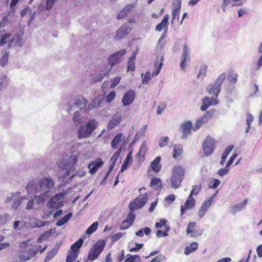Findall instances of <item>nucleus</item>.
<instances>
[{"label": "nucleus", "instance_id": "1", "mask_svg": "<svg viewBox=\"0 0 262 262\" xmlns=\"http://www.w3.org/2000/svg\"><path fill=\"white\" fill-rule=\"evenodd\" d=\"M55 188V183L50 177H43L39 180L30 181L26 187L27 194H35L34 198L37 205L43 204L50 198Z\"/></svg>", "mask_w": 262, "mask_h": 262}, {"label": "nucleus", "instance_id": "2", "mask_svg": "<svg viewBox=\"0 0 262 262\" xmlns=\"http://www.w3.org/2000/svg\"><path fill=\"white\" fill-rule=\"evenodd\" d=\"M78 155H71L69 157L63 158L57 162L59 168L66 170L63 176V179H67L70 177V179L75 176V164L78 160Z\"/></svg>", "mask_w": 262, "mask_h": 262}, {"label": "nucleus", "instance_id": "3", "mask_svg": "<svg viewBox=\"0 0 262 262\" xmlns=\"http://www.w3.org/2000/svg\"><path fill=\"white\" fill-rule=\"evenodd\" d=\"M98 122L95 119H90L86 123L80 125L77 132V138L79 139L88 138L91 136L96 129Z\"/></svg>", "mask_w": 262, "mask_h": 262}, {"label": "nucleus", "instance_id": "4", "mask_svg": "<svg viewBox=\"0 0 262 262\" xmlns=\"http://www.w3.org/2000/svg\"><path fill=\"white\" fill-rule=\"evenodd\" d=\"M184 174L185 170L181 166H176L173 169L170 180L172 188L177 189L180 187L184 179Z\"/></svg>", "mask_w": 262, "mask_h": 262}, {"label": "nucleus", "instance_id": "5", "mask_svg": "<svg viewBox=\"0 0 262 262\" xmlns=\"http://www.w3.org/2000/svg\"><path fill=\"white\" fill-rule=\"evenodd\" d=\"M67 191L58 193L52 196L47 204V207L54 210H57L64 205L62 200L68 194Z\"/></svg>", "mask_w": 262, "mask_h": 262}, {"label": "nucleus", "instance_id": "6", "mask_svg": "<svg viewBox=\"0 0 262 262\" xmlns=\"http://www.w3.org/2000/svg\"><path fill=\"white\" fill-rule=\"evenodd\" d=\"M107 61L109 66L103 67L100 74H95L92 75L91 81L92 82L95 83L101 80L110 72L111 69L115 64V54H112L108 58Z\"/></svg>", "mask_w": 262, "mask_h": 262}, {"label": "nucleus", "instance_id": "7", "mask_svg": "<svg viewBox=\"0 0 262 262\" xmlns=\"http://www.w3.org/2000/svg\"><path fill=\"white\" fill-rule=\"evenodd\" d=\"M105 245L103 240L97 241L90 248L88 256V259L92 261L96 259L103 251Z\"/></svg>", "mask_w": 262, "mask_h": 262}, {"label": "nucleus", "instance_id": "8", "mask_svg": "<svg viewBox=\"0 0 262 262\" xmlns=\"http://www.w3.org/2000/svg\"><path fill=\"white\" fill-rule=\"evenodd\" d=\"M147 194L146 193L140 195L134 201L131 202L129 204V208L130 211H134L141 208L145 205L147 200Z\"/></svg>", "mask_w": 262, "mask_h": 262}, {"label": "nucleus", "instance_id": "9", "mask_svg": "<svg viewBox=\"0 0 262 262\" xmlns=\"http://www.w3.org/2000/svg\"><path fill=\"white\" fill-rule=\"evenodd\" d=\"M87 103V101L85 99V98L82 96H78L73 104V105H71L70 103H68V108H67V111L70 113L72 111V108L74 106H76L77 107H79L80 110H85V105Z\"/></svg>", "mask_w": 262, "mask_h": 262}, {"label": "nucleus", "instance_id": "10", "mask_svg": "<svg viewBox=\"0 0 262 262\" xmlns=\"http://www.w3.org/2000/svg\"><path fill=\"white\" fill-rule=\"evenodd\" d=\"M204 154L209 156L211 155L214 148V140L210 136H208L203 144Z\"/></svg>", "mask_w": 262, "mask_h": 262}, {"label": "nucleus", "instance_id": "11", "mask_svg": "<svg viewBox=\"0 0 262 262\" xmlns=\"http://www.w3.org/2000/svg\"><path fill=\"white\" fill-rule=\"evenodd\" d=\"M136 93L134 90L127 91L122 98V105L124 106H128L133 103L135 100Z\"/></svg>", "mask_w": 262, "mask_h": 262}, {"label": "nucleus", "instance_id": "12", "mask_svg": "<svg viewBox=\"0 0 262 262\" xmlns=\"http://www.w3.org/2000/svg\"><path fill=\"white\" fill-rule=\"evenodd\" d=\"M103 164V162L100 158H98L96 160L91 161L88 165L90 173L92 175L94 174L98 169L102 166Z\"/></svg>", "mask_w": 262, "mask_h": 262}, {"label": "nucleus", "instance_id": "13", "mask_svg": "<svg viewBox=\"0 0 262 262\" xmlns=\"http://www.w3.org/2000/svg\"><path fill=\"white\" fill-rule=\"evenodd\" d=\"M196 223L195 222H190L186 229L187 234H189L191 237H196L201 235L204 230H198L195 229Z\"/></svg>", "mask_w": 262, "mask_h": 262}, {"label": "nucleus", "instance_id": "14", "mask_svg": "<svg viewBox=\"0 0 262 262\" xmlns=\"http://www.w3.org/2000/svg\"><path fill=\"white\" fill-rule=\"evenodd\" d=\"M132 29V26L126 23L121 26L117 31L116 34V37L121 39L126 36Z\"/></svg>", "mask_w": 262, "mask_h": 262}, {"label": "nucleus", "instance_id": "15", "mask_svg": "<svg viewBox=\"0 0 262 262\" xmlns=\"http://www.w3.org/2000/svg\"><path fill=\"white\" fill-rule=\"evenodd\" d=\"M195 205V201L191 194H189L185 203L181 207V215L182 216L186 210L192 209Z\"/></svg>", "mask_w": 262, "mask_h": 262}, {"label": "nucleus", "instance_id": "16", "mask_svg": "<svg viewBox=\"0 0 262 262\" xmlns=\"http://www.w3.org/2000/svg\"><path fill=\"white\" fill-rule=\"evenodd\" d=\"M190 60V51L186 44L184 45L183 47V53L181 57L180 66L182 70H184L186 67V61Z\"/></svg>", "mask_w": 262, "mask_h": 262}, {"label": "nucleus", "instance_id": "17", "mask_svg": "<svg viewBox=\"0 0 262 262\" xmlns=\"http://www.w3.org/2000/svg\"><path fill=\"white\" fill-rule=\"evenodd\" d=\"M215 195V194H214L213 195V196L211 197L207 201H205L202 204V205L198 212V215H199L200 219L202 218L204 216L205 213L206 212V211H207V210L208 209V208L210 207L211 204L212 203L213 201V198Z\"/></svg>", "mask_w": 262, "mask_h": 262}, {"label": "nucleus", "instance_id": "18", "mask_svg": "<svg viewBox=\"0 0 262 262\" xmlns=\"http://www.w3.org/2000/svg\"><path fill=\"white\" fill-rule=\"evenodd\" d=\"M39 252V249L37 248L33 247L30 248L27 252H23L19 255V258L23 261H26L31 257L35 255Z\"/></svg>", "mask_w": 262, "mask_h": 262}, {"label": "nucleus", "instance_id": "19", "mask_svg": "<svg viewBox=\"0 0 262 262\" xmlns=\"http://www.w3.org/2000/svg\"><path fill=\"white\" fill-rule=\"evenodd\" d=\"M173 8L172 10L171 24H172L176 18H179L181 8V0H176L173 3Z\"/></svg>", "mask_w": 262, "mask_h": 262}, {"label": "nucleus", "instance_id": "20", "mask_svg": "<svg viewBox=\"0 0 262 262\" xmlns=\"http://www.w3.org/2000/svg\"><path fill=\"white\" fill-rule=\"evenodd\" d=\"M164 60V56H158L156 58L155 64H154V68L155 70L152 72V77L156 76L159 74L160 73V71L162 67L163 66V61Z\"/></svg>", "mask_w": 262, "mask_h": 262}, {"label": "nucleus", "instance_id": "21", "mask_svg": "<svg viewBox=\"0 0 262 262\" xmlns=\"http://www.w3.org/2000/svg\"><path fill=\"white\" fill-rule=\"evenodd\" d=\"M135 7V4H129L125 6L122 10L119 11L117 14V18L119 19L124 18L127 14L130 12Z\"/></svg>", "mask_w": 262, "mask_h": 262}, {"label": "nucleus", "instance_id": "22", "mask_svg": "<svg viewBox=\"0 0 262 262\" xmlns=\"http://www.w3.org/2000/svg\"><path fill=\"white\" fill-rule=\"evenodd\" d=\"M57 0H46V4H40L38 9L40 11H49L51 10Z\"/></svg>", "mask_w": 262, "mask_h": 262}, {"label": "nucleus", "instance_id": "23", "mask_svg": "<svg viewBox=\"0 0 262 262\" xmlns=\"http://www.w3.org/2000/svg\"><path fill=\"white\" fill-rule=\"evenodd\" d=\"M48 223L47 221H42L35 218H32L29 221V225L32 228H39L46 226Z\"/></svg>", "mask_w": 262, "mask_h": 262}, {"label": "nucleus", "instance_id": "24", "mask_svg": "<svg viewBox=\"0 0 262 262\" xmlns=\"http://www.w3.org/2000/svg\"><path fill=\"white\" fill-rule=\"evenodd\" d=\"M13 40L11 39V34L6 33L1 36L0 46H4L6 44L8 43V47L10 48V43Z\"/></svg>", "mask_w": 262, "mask_h": 262}, {"label": "nucleus", "instance_id": "25", "mask_svg": "<svg viewBox=\"0 0 262 262\" xmlns=\"http://www.w3.org/2000/svg\"><path fill=\"white\" fill-rule=\"evenodd\" d=\"M207 91L209 94H214L216 98L221 91V88L214 83L209 84L207 88Z\"/></svg>", "mask_w": 262, "mask_h": 262}, {"label": "nucleus", "instance_id": "26", "mask_svg": "<svg viewBox=\"0 0 262 262\" xmlns=\"http://www.w3.org/2000/svg\"><path fill=\"white\" fill-rule=\"evenodd\" d=\"M83 117L81 115L80 112L76 111L73 116V122L76 126L80 125L83 121Z\"/></svg>", "mask_w": 262, "mask_h": 262}, {"label": "nucleus", "instance_id": "27", "mask_svg": "<svg viewBox=\"0 0 262 262\" xmlns=\"http://www.w3.org/2000/svg\"><path fill=\"white\" fill-rule=\"evenodd\" d=\"M28 199V197L27 196H17L15 200H14L13 203L11 205V208L13 210H16L21 204V202L24 200Z\"/></svg>", "mask_w": 262, "mask_h": 262}, {"label": "nucleus", "instance_id": "28", "mask_svg": "<svg viewBox=\"0 0 262 262\" xmlns=\"http://www.w3.org/2000/svg\"><path fill=\"white\" fill-rule=\"evenodd\" d=\"M168 18L169 15L168 14L165 15L161 22L156 27V30L160 32L163 29L167 27L168 24Z\"/></svg>", "mask_w": 262, "mask_h": 262}, {"label": "nucleus", "instance_id": "29", "mask_svg": "<svg viewBox=\"0 0 262 262\" xmlns=\"http://www.w3.org/2000/svg\"><path fill=\"white\" fill-rule=\"evenodd\" d=\"M161 161V158L157 157L151 163V167L152 170L156 172H158L161 168V166L160 164Z\"/></svg>", "mask_w": 262, "mask_h": 262}, {"label": "nucleus", "instance_id": "30", "mask_svg": "<svg viewBox=\"0 0 262 262\" xmlns=\"http://www.w3.org/2000/svg\"><path fill=\"white\" fill-rule=\"evenodd\" d=\"M60 247V245L57 244L55 247L53 248L48 253L45 259V262H48L53 258L57 254L58 250Z\"/></svg>", "mask_w": 262, "mask_h": 262}, {"label": "nucleus", "instance_id": "31", "mask_svg": "<svg viewBox=\"0 0 262 262\" xmlns=\"http://www.w3.org/2000/svg\"><path fill=\"white\" fill-rule=\"evenodd\" d=\"M23 35V33H21L20 34H17L14 36H12L11 35V39L13 40V41H11V43H10V47H12L16 45L20 46V42Z\"/></svg>", "mask_w": 262, "mask_h": 262}, {"label": "nucleus", "instance_id": "32", "mask_svg": "<svg viewBox=\"0 0 262 262\" xmlns=\"http://www.w3.org/2000/svg\"><path fill=\"white\" fill-rule=\"evenodd\" d=\"M192 127V124L191 121H186L181 125V128L184 134H190Z\"/></svg>", "mask_w": 262, "mask_h": 262}, {"label": "nucleus", "instance_id": "33", "mask_svg": "<svg viewBox=\"0 0 262 262\" xmlns=\"http://www.w3.org/2000/svg\"><path fill=\"white\" fill-rule=\"evenodd\" d=\"M150 185L151 187L161 189L162 187V181L160 178H154L151 180Z\"/></svg>", "mask_w": 262, "mask_h": 262}, {"label": "nucleus", "instance_id": "34", "mask_svg": "<svg viewBox=\"0 0 262 262\" xmlns=\"http://www.w3.org/2000/svg\"><path fill=\"white\" fill-rule=\"evenodd\" d=\"M72 215L73 214L71 212L66 214L56 222V226L60 227L64 225L69 221V220L72 217Z\"/></svg>", "mask_w": 262, "mask_h": 262}, {"label": "nucleus", "instance_id": "35", "mask_svg": "<svg viewBox=\"0 0 262 262\" xmlns=\"http://www.w3.org/2000/svg\"><path fill=\"white\" fill-rule=\"evenodd\" d=\"M83 243V241L82 238H79L74 244L71 246V252H76L79 254V249L82 246Z\"/></svg>", "mask_w": 262, "mask_h": 262}, {"label": "nucleus", "instance_id": "36", "mask_svg": "<svg viewBox=\"0 0 262 262\" xmlns=\"http://www.w3.org/2000/svg\"><path fill=\"white\" fill-rule=\"evenodd\" d=\"M183 152L182 146L180 144H175L173 146V158L176 159L180 156Z\"/></svg>", "mask_w": 262, "mask_h": 262}, {"label": "nucleus", "instance_id": "37", "mask_svg": "<svg viewBox=\"0 0 262 262\" xmlns=\"http://www.w3.org/2000/svg\"><path fill=\"white\" fill-rule=\"evenodd\" d=\"M203 103L207 104V106L215 105L218 103V101L216 98L205 97L203 99Z\"/></svg>", "mask_w": 262, "mask_h": 262}, {"label": "nucleus", "instance_id": "38", "mask_svg": "<svg viewBox=\"0 0 262 262\" xmlns=\"http://www.w3.org/2000/svg\"><path fill=\"white\" fill-rule=\"evenodd\" d=\"M198 244L196 242H193L189 246L186 247L185 249L184 253L186 255H188L190 253L194 252L198 249Z\"/></svg>", "mask_w": 262, "mask_h": 262}, {"label": "nucleus", "instance_id": "39", "mask_svg": "<svg viewBox=\"0 0 262 262\" xmlns=\"http://www.w3.org/2000/svg\"><path fill=\"white\" fill-rule=\"evenodd\" d=\"M11 219L10 214L7 213L0 214V226L8 222Z\"/></svg>", "mask_w": 262, "mask_h": 262}, {"label": "nucleus", "instance_id": "40", "mask_svg": "<svg viewBox=\"0 0 262 262\" xmlns=\"http://www.w3.org/2000/svg\"><path fill=\"white\" fill-rule=\"evenodd\" d=\"M8 83V79L3 73H0V90L5 88Z\"/></svg>", "mask_w": 262, "mask_h": 262}, {"label": "nucleus", "instance_id": "41", "mask_svg": "<svg viewBox=\"0 0 262 262\" xmlns=\"http://www.w3.org/2000/svg\"><path fill=\"white\" fill-rule=\"evenodd\" d=\"M214 112H207L201 118L199 119L202 124L207 123L212 117Z\"/></svg>", "mask_w": 262, "mask_h": 262}, {"label": "nucleus", "instance_id": "42", "mask_svg": "<svg viewBox=\"0 0 262 262\" xmlns=\"http://www.w3.org/2000/svg\"><path fill=\"white\" fill-rule=\"evenodd\" d=\"M20 195V193L18 191L15 192L14 193H12L9 194L7 196L6 200H5V202L6 203L12 202L13 203L14 200H15L17 196H19Z\"/></svg>", "mask_w": 262, "mask_h": 262}, {"label": "nucleus", "instance_id": "43", "mask_svg": "<svg viewBox=\"0 0 262 262\" xmlns=\"http://www.w3.org/2000/svg\"><path fill=\"white\" fill-rule=\"evenodd\" d=\"M147 150V143L145 141H143L140 146L139 150L137 152V157L140 158L141 155L144 156Z\"/></svg>", "mask_w": 262, "mask_h": 262}, {"label": "nucleus", "instance_id": "44", "mask_svg": "<svg viewBox=\"0 0 262 262\" xmlns=\"http://www.w3.org/2000/svg\"><path fill=\"white\" fill-rule=\"evenodd\" d=\"M96 100H97V99H94L93 100V101L90 104H89L88 105H86V104L84 112L87 113V112L91 111L92 110H93L94 108H95L97 106L99 105V102L97 101V102H96Z\"/></svg>", "mask_w": 262, "mask_h": 262}, {"label": "nucleus", "instance_id": "45", "mask_svg": "<svg viewBox=\"0 0 262 262\" xmlns=\"http://www.w3.org/2000/svg\"><path fill=\"white\" fill-rule=\"evenodd\" d=\"M8 57H9V53L7 51H5L0 59V64L2 67L6 66L8 61Z\"/></svg>", "mask_w": 262, "mask_h": 262}, {"label": "nucleus", "instance_id": "46", "mask_svg": "<svg viewBox=\"0 0 262 262\" xmlns=\"http://www.w3.org/2000/svg\"><path fill=\"white\" fill-rule=\"evenodd\" d=\"M98 226V223L95 222L93 223L86 230V233L90 235L93 233L97 229Z\"/></svg>", "mask_w": 262, "mask_h": 262}, {"label": "nucleus", "instance_id": "47", "mask_svg": "<svg viewBox=\"0 0 262 262\" xmlns=\"http://www.w3.org/2000/svg\"><path fill=\"white\" fill-rule=\"evenodd\" d=\"M78 253L73 252H69L67 256L66 261V262H73L78 257Z\"/></svg>", "mask_w": 262, "mask_h": 262}, {"label": "nucleus", "instance_id": "48", "mask_svg": "<svg viewBox=\"0 0 262 262\" xmlns=\"http://www.w3.org/2000/svg\"><path fill=\"white\" fill-rule=\"evenodd\" d=\"M237 74L234 72L231 71L229 73L227 79L230 82L235 83L237 81Z\"/></svg>", "mask_w": 262, "mask_h": 262}, {"label": "nucleus", "instance_id": "49", "mask_svg": "<svg viewBox=\"0 0 262 262\" xmlns=\"http://www.w3.org/2000/svg\"><path fill=\"white\" fill-rule=\"evenodd\" d=\"M109 85L110 88H114L115 87V80H112L110 84L108 81H104L103 82V84L102 85V89H103L104 95L106 94V91H105V89L108 87Z\"/></svg>", "mask_w": 262, "mask_h": 262}, {"label": "nucleus", "instance_id": "50", "mask_svg": "<svg viewBox=\"0 0 262 262\" xmlns=\"http://www.w3.org/2000/svg\"><path fill=\"white\" fill-rule=\"evenodd\" d=\"M226 77V74H225V73L221 74L219 76L215 84H216L217 86H219L221 88V85L223 83V82H224V81L225 80Z\"/></svg>", "mask_w": 262, "mask_h": 262}, {"label": "nucleus", "instance_id": "51", "mask_svg": "<svg viewBox=\"0 0 262 262\" xmlns=\"http://www.w3.org/2000/svg\"><path fill=\"white\" fill-rule=\"evenodd\" d=\"M133 211H130L125 220L128 221L127 222H129L130 224H133L135 220V214Z\"/></svg>", "mask_w": 262, "mask_h": 262}, {"label": "nucleus", "instance_id": "52", "mask_svg": "<svg viewBox=\"0 0 262 262\" xmlns=\"http://www.w3.org/2000/svg\"><path fill=\"white\" fill-rule=\"evenodd\" d=\"M35 201L36 202L34 196L33 198L29 199L27 202L26 209L28 210L33 209L34 208Z\"/></svg>", "mask_w": 262, "mask_h": 262}, {"label": "nucleus", "instance_id": "53", "mask_svg": "<svg viewBox=\"0 0 262 262\" xmlns=\"http://www.w3.org/2000/svg\"><path fill=\"white\" fill-rule=\"evenodd\" d=\"M124 262H141V260L139 255H134L128 257Z\"/></svg>", "mask_w": 262, "mask_h": 262}, {"label": "nucleus", "instance_id": "54", "mask_svg": "<svg viewBox=\"0 0 262 262\" xmlns=\"http://www.w3.org/2000/svg\"><path fill=\"white\" fill-rule=\"evenodd\" d=\"M169 140V138L168 137H165L161 138L159 142V146L162 148L167 145L168 142Z\"/></svg>", "mask_w": 262, "mask_h": 262}, {"label": "nucleus", "instance_id": "55", "mask_svg": "<svg viewBox=\"0 0 262 262\" xmlns=\"http://www.w3.org/2000/svg\"><path fill=\"white\" fill-rule=\"evenodd\" d=\"M202 186L200 184L199 186L194 185L192 186V189L190 192V194L192 196L193 194L197 195L201 189Z\"/></svg>", "mask_w": 262, "mask_h": 262}, {"label": "nucleus", "instance_id": "56", "mask_svg": "<svg viewBox=\"0 0 262 262\" xmlns=\"http://www.w3.org/2000/svg\"><path fill=\"white\" fill-rule=\"evenodd\" d=\"M243 208V205H242V203L235 205L232 208V212L233 214H235L237 212L241 210Z\"/></svg>", "mask_w": 262, "mask_h": 262}, {"label": "nucleus", "instance_id": "57", "mask_svg": "<svg viewBox=\"0 0 262 262\" xmlns=\"http://www.w3.org/2000/svg\"><path fill=\"white\" fill-rule=\"evenodd\" d=\"M4 239V236L0 235V250L5 249L10 246L9 243H2Z\"/></svg>", "mask_w": 262, "mask_h": 262}, {"label": "nucleus", "instance_id": "58", "mask_svg": "<svg viewBox=\"0 0 262 262\" xmlns=\"http://www.w3.org/2000/svg\"><path fill=\"white\" fill-rule=\"evenodd\" d=\"M206 66H203L201 67L199 73L197 75L198 78L204 77L206 74Z\"/></svg>", "mask_w": 262, "mask_h": 262}, {"label": "nucleus", "instance_id": "59", "mask_svg": "<svg viewBox=\"0 0 262 262\" xmlns=\"http://www.w3.org/2000/svg\"><path fill=\"white\" fill-rule=\"evenodd\" d=\"M229 171V168L226 166L225 168L220 169L218 172V174L221 177H224L226 175Z\"/></svg>", "mask_w": 262, "mask_h": 262}, {"label": "nucleus", "instance_id": "60", "mask_svg": "<svg viewBox=\"0 0 262 262\" xmlns=\"http://www.w3.org/2000/svg\"><path fill=\"white\" fill-rule=\"evenodd\" d=\"M128 221L124 220L122 221L121 224L120 226V229L121 230H125L128 228L132 224H130L129 222H127Z\"/></svg>", "mask_w": 262, "mask_h": 262}, {"label": "nucleus", "instance_id": "61", "mask_svg": "<svg viewBox=\"0 0 262 262\" xmlns=\"http://www.w3.org/2000/svg\"><path fill=\"white\" fill-rule=\"evenodd\" d=\"M143 74H142V82L143 83H147L150 78V73L149 72H147L143 76Z\"/></svg>", "mask_w": 262, "mask_h": 262}, {"label": "nucleus", "instance_id": "62", "mask_svg": "<svg viewBox=\"0 0 262 262\" xmlns=\"http://www.w3.org/2000/svg\"><path fill=\"white\" fill-rule=\"evenodd\" d=\"M125 139V137L122 133H120L116 135V145L118 144L120 141H123Z\"/></svg>", "mask_w": 262, "mask_h": 262}, {"label": "nucleus", "instance_id": "63", "mask_svg": "<svg viewBox=\"0 0 262 262\" xmlns=\"http://www.w3.org/2000/svg\"><path fill=\"white\" fill-rule=\"evenodd\" d=\"M166 222L167 221L165 219L160 220L159 222L156 223L155 226L157 228H161L166 225Z\"/></svg>", "mask_w": 262, "mask_h": 262}, {"label": "nucleus", "instance_id": "64", "mask_svg": "<svg viewBox=\"0 0 262 262\" xmlns=\"http://www.w3.org/2000/svg\"><path fill=\"white\" fill-rule=\"evenodd\" d=\"M164 259L165 256L162 254H160L154 258L150 262H161Z\"/></svg>", "mask_w": 262, "mask_h": 262}]
</instances>
